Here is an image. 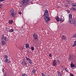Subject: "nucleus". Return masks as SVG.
Masks as SVG:
<instances>
[{
	"label": "nucleus",
	"instance_id": "nucleus-1",
	"mask_svg": "<svg viewBox=\"0 0 76 76\" xmlns=\"http://www.w3.org/2000/svg\"><path fill=\"white\" fill-rule=\"evenodd\" d=\"M44 18L45 22L47 23H49V21L50 20V18L49 17V13L47 10H45V11Z\"/></svg>",
	"mask_w": 76,
	"mask_h": 76
},
{
	"label": "nucleus",
	"instance_id": "nucleus-2",
	"mask_svg": "<svg viewBox=\"0 0 76 76\" xmlns=\"http://www.w3.org/2000/svg\"><path fill=\"white\" fill-rule=\"evenodd\" d=\"M69 22L71 24H74V25H76V19L75 18L72 19V14L69 15Z\"/></svg>",
	"mask_w": 76,
	"mask_h": 76
},
{
	"label": "nucleus",
	"instance_id": "nucleus-3",
	"mask_svg": "<svg viewBox=\"0 0 76 76\" xmlns=\"http://www.w3.org/2000/svg\"><path fill=\"white\" fill-rule=\"evenodd\" d=\"M29 2V0H23L22 1V3L24 4L25 6H26L28 4V3Z\"/></svg>",
	"mask_w": 76,
	"mask_h": 76
},
{
	"label": "nucleus",
	"instance_id": "nucleus-4",
	"mask_svg": "<svg viewBox=\"0 0 76 76\" xmlns=\"http://www.w3.org/2000/svg\"><path fill=\"white\" fill-rule=\"evenodd\" d=\"M33 38L36 41H37L38 39V35L37 34L34 33L33 34Z\"/></svg>",
	"mask_w": 76,
	"mask_h": 76
},
{
	"label": "nucleus",
	"instance_id": "nucleus-5",
	"mask_svg": "<svg viewBox=\"0 0 76 76\" xmlns=\"http://www.w3.org/2000/svg\"><path fill=\"white\" fill-rule=\"evenodd\" d=\"M26 59L28 61L29 64H32V60L30 59V58H28L27 56H26Z\"/></svg>",
	"mask_w": 76,
	"mask_h": 76
},
{
	"label": "nucleus",
	"instance_id": "nucleus-6",
	"mask_svg": "<svg viewBox=\"0 0 76 76\" xmlns=\"http://www.w3.org/2000/svg\"><path fill=\"white\" fill-rule=\"evenodd\" d=\"M7 38V37L6 36L4 35V34H3V36L2 37V40L3 41H6V39Z\"/></svg>",
	"mask_w": 76,
	"mask_h": 76
},
{
	"label": "nucleus",
	"instance_id": "nucleus-7",
	"mask_svg": "<svg viewBox=\"0 0 76 76\" xmlns=\"http://www.w3.org/2000/svg\"><path fill=\"white\" fill-rule=\"evenodd\" d=\"M4 41L5 40H1V44L3 46L6 45V42H5V41Z\"/></svg>",
	"mask_w": 76,
	"mask_h": 76
},
{
	"label": "nucleus",
	"instance_id": "nucleus-8",
	"mask_svg": "<svg viewBox=\"0 0 76 76\" xmlns=\"http://www.w3.org/2000/svg\"><path fill=\"white\" fill-rule=\"evenodd\" d=\"M5 63H7L9 64L10 63V61L8 59H5Z\"/></svg>",
	"mask_w": 76,
	"mask_h": 76
},
{
	"label": "nucleus",
	"instance_id": "nucleus-9",
	"mask_svg": "<svg viewBox=\"0 0 76 76\" xmlns=\"http://www.w3.org/2000/svg\"><path fill=\"white\" fill-rule=\"evenodd\" d=\"M53 66H56L57 65V63H56V60H54L53 62Z\"/></svg>",
	"mask_w": 76,
	"mask_h": 76
},
{
	"label": "nucleus",
	"instance_id": "nucleus-10",
	"mask_svg": "<svg viewBox=\"0 0 76 76\" xmlns=\"http://www.w3.org/2000/svg\"><path fill=\"white\" fill-rule=\"evenodd\" d=\"M10 13V15L11 17H12V18H14V17H15V16H16V15H15V13Z\"/></svg>",
	"mask_w": 76,
	"mask_h": 76
},
{
	"label": "nucleus",
	"instance_id": "nucleus-11",
	"mask_svg": "<svg viewBox=\"0 0 76 76\" xmlns=\"http://www.w3.org/2000/svg\"><path fill=\"white\" fill-rule=\"evenodd\" d=\"M64 18H63L62 17H61L59 19V21L60 22H62L63 21H64Z\"/></svg>",
	"mask_w": 76,
	"mask_h": 76
},
{
	"label": "nucleus",
	"instance_id": "nucleus-12",
	"mask_svg": "<svg viewBox=\"0 0 76 76\" xmlns=\"http://www.w3.org/2000/svg\"><path fill=\"white\" fill-rule=\"evenodd\" d=\"M14 12H15V10L13 8H12L10 10V13H14Z\"/></svg>",
	"mask_w": 76,
	"mask_h": 76
},
{
	"label": "nucleus",
	"instance_id": "nucleus-13",
	"mask_svg": "<svg viewBox=\"0 0 76 76\" xmlns=\"http://www.w3.org/2000/svg\"><path fill=\"white\" fill-rule=\"evenodd\" d=\"M13 22V20H10L8 22V23H9V24H12Z\"/></svg>",
	"mask_w": 76,
	"mask_h": 76
},
{
	"label": "nucleus",
	"instance_id": "nucleus-14",
	"mask_svg": "<svg viewBox=\"0 0 76 76\" xmlns=\"http://www.w3.org/2000/svg\"><path fill=\"white\" fill-rule=\"evenodd\" d=\"M36 72H37L36 70H35V69H33L32 71V73L33 74L35 75V73H36Z\"/></svg>",
	"mask_w": 76,
	"mask_h": 76
},
{
	"label": "nucleus",
	"instance_id": "nucleus-15",
	"mask_svg": "<svg viewBox=\"0 0 76 76\" xmlns=\"http://www.w3.org/2000/svg\"><path fill=\"white\" fill-rule=\"evenodd\" d=\"M57 73L58 76H62V74H61V73L60 72H57Z\"/></svg>",
	"mask_w": 76,
	"mask_h": 76
},
{
	"label": "nucleus",
	"instance_id": "nucleus-16",
	"mask_svg": "<svg viewBox=\"0 0 76 76\" xmlns=\"http://www.w3.org/2000/svg\"><path fill=\"white\" fill-rule=\"evenodd\" d=\"M72 6H73L74 7H76V3H72Z\"/></svg>",
	"mask_w": 76,
	"mask_h": 76
},
{
	"label": "nucleus",
	"instance_id": "nucleus-17",
	"mask_svg": "<svg viewBox=\"0 0 76 76\" xmlns=\"http://www.w3.org/2000/svg\"><path fill=\"white\" fill-rule=\"evenodd\" d=\"M7 58H8V56L7 55H4V58L5 59H7Z\"/></svg>",
	"mask_w": 76,
	"mask_h": 76
},
{
	"label": "nucleus",
	"instance_id": "nucleus-18",
	"mask_svg": "<svg viewBox=\"0 0 76 76\" xmlns=\"http://www.w3.org/2000/svg\"><path fill=\"white\" fill-rule=\"evenodd\" d=\"M76 45V41H74V44L72 45V47H75Z\"/></svg>",
	"mask_w": 76,
	"mask_h": 76
},
{
	"label": "nucleus",
	"instance_id": "nucleus-19",
	"mask_svg": "<svg viewBox=\"0 0 76 76\" xmlns=\"http://www.w3.org/2000/svg\"><path fill=\"white\" fill-rule=\"evenodd\" d=\"M29 45L28 44H26V47L27 48H29Z\"/></svg>",
	"mask_w": 76,
	"mask_h": 76
},
{
	"label": "nucleus",
	"instance_id": "nucleus-20",
	"mask_svg": "<svg viewBox=\"0 0 76 76\" xmlns=\"http://www.w3.org/2000/svg\"><path fill=\"white\" fill-rule=\"evenodd\" d=\"M9 32H10V33L13 32V29H10V30L9 31Z\"/></svg>",
	"mask_w": 76,
	"mask_h": 76
},
{
	"label": "nucleus",
	"instance_id": "nucleus-21",
	"mask_svg": "<svg viewBox=\"0 0 76 76\" xmlns=\"http://www.w3.org/2000/svg\"><path fill=\"white\" fill-rule=\"evenodd\" d=\"M73 59V57H72V56L71 55H69V60H72Z\"/></svg>",
	"mask_w": 76,
	"mask_h": 76
},
{
	"label": "nucleus",
	"instance_id": "nucleus-22",
	"mask_svg": "<svg viewBox=\"0 0 76 76\" xmlns=\"http://www.w3.org/2000/svg\"><path fill=\"white\" fill-rule=\"evenodd\" d=\"M56 20L57 22H58L59 21H60V18H56Z\"/></svg>",
	"mask_w": 76,
	"mask_h": 76
},
{
	"label": "nucleus",
	"instance_id": "nucleus-23",
	"mask_svg": "<svg viewBox=\"0 0 76 76\" xmlns=\"http://www.w3.org/2000/svg\"><path fill=\"white\" fill-rule=\"evenodd\" d=\"M71 10H73V11H75V10H76V9L75 7H72Z\"/></svg>",
	"mask_w": 76,
	"mask_h": 76
},
{
	"label": "nucleus",
	"instance_id": "nucleus-24",
	"mask_svg": "<svg viewBox=\"0 0 76 76\" xmlns=\"http://www.w3.org/2000/svg\"><path fill=\"white\" fill-rule=\"evenodd\" d=\"M71 67L72 68H73V67H74V64L73 63H72L70 64Z\"/></svg>",
	"mask_w": 76,
	"mask_h": 76
},
{
	"label": "nucleus",
	"instance_id": "nucleus-25",
	"mask_svg": "<svg viewBox=\"0 0 76 76\" xmlns=\"http://www.w3.org/2000/svg\"><path fill=\"white\" fill-rule=\"evenodd\" d=\"M25 6V5L24 4L22 3H21V5L20 6V7H22V6Z\"/></svg>",
	"mask_w": 76,
	"mask_h": 76
},
{
	"label": "nucleus",
	"instance_id": "nucleus-26",
	"mask_svg": "<svg viewBox=\"0 0 76 76\" xmlns=\"http://www.w3.org/2000/svg\"><path fill=\"white\" fill-rule=\"evenodd\" d=\"M62 37L63 38H64V40H65V39H66V37H65V36H64V35L62 36Z\"/></svg>",
	"mask_w": 76,
	"mask_h": 76
},
{
	"label": "nucleus",
	"instance_id": "nucleus-27",
	"mask_svg": "<svg viewBox=\"0 0 76 76\" xmlns=\"http://www.w3.org/2000/svg\"><path fill=\"white\" fill-rule=\"evenodd\" d=\"M21 76H27V74L25 73H23L22 74Z\"/></svg>",
	"mask_w": 76,
	"mask_h": 76
},
{
	"label": "nucleus",
	"instance_id": "nucleus-28",
	"mask_svg": "<svg viewBox=\"0 0 76 76\" xmlns=\"http://www.w3.org/2000/svg\"><path fill=\"white\" fill-rule=\"evenodd\" d=\"M23 64H24L25 66H26L27 65V63H26V62L24 61L23 62Z\"/></svg>",
	"mask_w": 76,
	"mask_h": 76
},
{
	"label": "nucleus",
	"instance_id": "nucleus-29",
	"mask_svg": "<svg viewBox=\"0 0 76 76\" xmlns=\"http://www.w3.org/2000/svg\"><path fill=\"white\" fill-rule=\"evenodd\" d=\"M31 50H32V51H34V47H33V46L31 47Z\"/></svg>",
	"mask_w": 76,
	"mask_h": 76
},
{
	"label": "nucleus",
	"instance_id": "nucleus-30",
	"mask_svg": "<svg viewBox=\"0 0 76 76\" xmlns=\"http://www.w3.org/2000/svg\"><path fill=\"white\" fill-rule=\"evenodd\" d=\"M64 70L67 72H68V71H69V70H68L67 68H66L65 69H64Z\"/></svg>",
	"mask_w": 76,
	"mask_h": 76
},
{
	"label": "nucleus",
	"instance_id": "nucleus-31",
	"mask_svg": "<svg viewBox=\"0 0 76 76\" xmlns=\"http://www.w3.org/2000/svg\"><path fill=\"white\" fill-rule=\"evenodd\" d=\"M67 2L68 3H69L70 2H71V0H66Z\"/></svg>",
	"mask_w": 76,
	"mask_h": 76
},
{
	"label": "nucleus",
	"instance_id": "nucleus-32",
	"mask_svg": "<svg viewBox=\"0 0 76 76\" xmlns=\"http://www.w3.org/2000/svg\"><path fill=\"white\" fill-rule=\"evenodd\" d=\"M56 61L58 62V63L59 64H60V60H56Z\"/></svg>",
	"mask_w": 76,
	"mask_h": 76
},
{
	"label": "nucleus",
	"instance_id": "nucleus-33",
	"mask_svg": "<svg viewBox=\"0 0 76 76\" xmlns=\"http://www.w3.org/2000/svg\"><path fill=\"white\" fill-rule=\"evenodd\" d=\"M3 4H1L0 5V9H1L2 7H3Z\"/></svg>",
	"mask_w": 76,
	"mask_h": 76
},
{
	"label": "nucleus",
	"instance_id": "nucleus-34",
	"mask_svg": "<svg viewBox=\"0 0 76 76\" xmlns=\"http://www.w3.org/2000/svg\"><path fill=\"white\" fill-rule=\"evenodd\" d=\"M73 37H74V38H76V34H75L73 35Z\"/></svg>",
	"mask_w": 76,
	"mask_h": 76
},
{
	"label": "nucleus",
	"instance_id": "nucleus-35",
	"mask_svg": "<svg viewBox=\"0 0 76 76\" xmlns=\"http://www.w3.org/2000/svg\"><path fill=\"white\" fill-rule=\"evenodd\" d=\"M5 0H0V2H2V1H4Z\"/></svg>",
	"mask_w": 76,
	"mask_h": 76
},
{
	"label": "nucleus",
	"instance_id": "nucleus-36",
	"mask_svg": "<svg viewBox=\"0 0 76 76\" xmlns=\"http://www.w3.org/2000/svg\"><path fill=\"white\" fill-rule=\"evenodd\" d=\"M42 76H45V75L44 74V73H42Z\"/></svg>",
	"mask_w": 76,
	"mask_h": 76
},
{
	"label": "nucleus",
	"instance_id": "nucleus-37",
	"mask_svg": "<svg viewBox=\"0 0 76 76\" xmlns=\"http://www.w3.org/2000/svg\"><path fill=\"white\" fill-rule=\"evenodd\" d=\"M70 76H74V75L72 74V73H71L70 74Z\"/></svg>",
	"mask_w": 76,
	"mask_h": 76
},
{
	"label": "nucleus",
	"instance_id": "nucleus-38",
	"mask_svg": "<svg viewBox=\"0 0 76 76\" xmlns=\"http://www.w3.org/2000/svg\"><path fill=\"white\" fill-rule=\"evenodd\" d=\"M19 14H20V15H21L22 14V13L21 12H18Z\"/></svg>",
	"mask_w": 76,
	"mask_h": 76
},
{
	"label": "nucleus",
	"instance_id": "nucleus-39",
	"mask_svg": "<svg viewBox=\"0 0 76 76\" xmlns=\"http://www.w3.org/2000/svg\"><path fill=\"white\" fill-rule=\"evenodd\" d=\"M49 56L50 57H51V54H50L49 55Z\"/></svg>",
	"mask_w": 76,
	"mask_h": 76
},
{
	"label": "nucleus",
	"instance_id": "nucleus-40",
	"mask_svg": "<svg viewBox=\"0 0 76 76\" xmlns=\"http://www.w3.org/2000/svg\"><path fill=\"white\" fill-rule=\"evenodd\" d=\"M2 72H3V73H4V68L2 69Z\"/></svg>",
	"mask_w": 76,
	"mask_h": 76
},
{
	"label": "nucleus",
	"instance_id": "nucleus-41",
	"mask_svg": "<svg viewBox=\"0 0 76 76\" xmlns=\"http://www.w3.org/2000/svg\"><path fill=\"white\" fill-rule=\"evenodd\" d=\"M61 38H62V40H63V39H64L63 37V36H62Z\"/></svg>",
	"mask_w": 76,
	"mask_h": 76
},
{
	"label": "nucleus",
	"instance_id": "nucleus-42",
	"mask_svg": "<svg viewBox=\"0 0 76 76\" xmlns=\"http://www.w3.org/2000/svg\"><path fill=\"white\" fill-rule=\"evenodd\" d=\"M68 13H70V11H68Z\"/></svg>",
	"mask_w": 76,
	"mask_h": 76
},
{
	"label": "nucleus",
	"instance_id": "nucleus-43",
	"mask_svg": "<svg viewBox=\"0 0 76 76\" xmlns=\"http://www.w3.org/2000/svg\"><path fill=\"white\" fill-rule=\"evenodd\" d=\"M29 50H28V51L27 50V53H29Z\"/></svg>",
	"mask_w": 76,
	"mask_h": 76
},
{
	"label": "nucleus",
	"instance_id": "nucleus-44",
	"mask_svg": "<svg viewBox=\"0 0 76 76\" xmlns=\"http://www.w3.org/2000/svg\"><path fill=\"white\" fill-rule=\"evenodd\" d=\"M69 10H66L67 12H69Z\"/></svg>",
	"mask_w": 76,
	"mask_h": 76
},
{
	"label": "nucleus",
	"instance_id": "nucleus-45",
	"mask_svg": "<svg viewBox=\"0 0 76 76\" xmlns=\"http://www.w3.org/2000/svg\"><path fill=\"white\" fill-rule=\"evenodd\" d=\"M58 8H59L60 7L59 6H58Z\"/></svg>",
	"mask_w": 76,
	"mask_h": 76
},
{
	"label": "nucleus",
	"instance_id": "nucleus-46",
	"mask_svg": "<svg viewBox=\"0 0 76 76\" xmlns=\"http://www.w3.org/2000/svg\"><path fill=\"white\" fill-rule=\"evenodd\" d=\"M64 70V69H62V70L63 71V70Z\"/></svg>",
	"mask_w": 76,
	"mask_h": 76
},
{
	"label": "nucleus",
	"instance_id": "nucleus-47",
	"mask_svg": "<svg viewBox=\"0 0 76 76\" xmlns=\"http://www.w3.org/2000/svg\"><path fill=\"white\" fill-rule=\"evenodd\" d=\"M4 76H6V75H4Z\"/></svg>",
	"mask_w": 76,
	"mask_h": 76
},
{
	"label": "nucleus",
	"instance_id": "nucleus-48",
	"mask_svg": "<svg viewBox=\"0 0 76 76\" xmlns=\"http://www.w3.org/2000/svg\"><path fill=\"white\" fill-rule=\"evenodd\" d=\"M63 67H62V68H63Z\"/></svg>",
	"mask_w": 76,
	"mask_h": 76
}]
</instances>
